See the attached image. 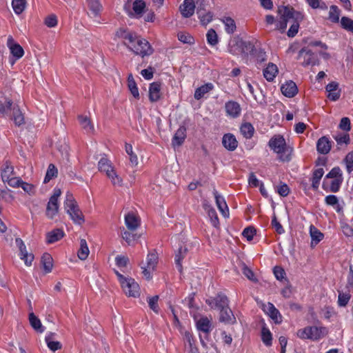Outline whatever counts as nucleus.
Masks as SVG:
<instances>
[{"instance_id": "obj_62", "label": "nucleus", "mask_w": 353, "mask_h": 353, "mask_svg": "<svg viewBox=\"0 0 353 353\" xmlns=\"http://www.w3.org/2000/svg\"><path fill=\"white\" fill-rule=\"evenodd\" d=\"M208 214L210 218L211 222L214 227H218L219 221L217 214L214 208H210L208 210Z\"/></svg>"}, {"instance_id": "obj_37", "label": "nucleus", "mask_w": 353, "mask_h": 353, "mask_svg": "<svg viewBox=\"0 0 353 353\" xmlns=\"http://www.w3.org/2000/svg\"><path fill=\"white\" fill-rule=\"evenodd\" d=\"M213 89V85L212 83H207L201 87L198 88L194 92V98L197 100L201 99L205 94L208 93L210 90Z\"/></svg>"}, {"instance_id": "obj_64", "label": "nucleus", "mask_w": 353, "mask_h": 353, "mask_svg": "<svg viewBox=\"0 0 353 353\" xmlns=\"http://www.w3.org/2000/svg\"><path fill=\"white\" fill-rule=\"evenodd\" d=\"M159 300L158 296H154L152 297L149 298L148 300V304L150 306V308L155 313L159 312V306L157 304Z\"/></svg>"}, {"instance_id": "obj_41", "label": "nucleus", "mask_w": 353, "mask_h": 353, "mask_svg": "<svg viewBox=\"0 0 353 353\" xmlns=\"http://www.w3.org/2000/svg\"><path fill=\"white\" fill-rule=\"evenodd\" d=\"M233 44H253L254 41L250 40V37L245 33H241L232 39Z\"/></svg>"}, {"instance_id": "obj_43", "label": "nucleus", "mask_w": 353, "mask_h": 353, "mask_svg": "<svg viewBox=\"0 0 353 353\" xmlns=\"http://www.w3.org/2000/svg\"><path fill=\"white\" fill-rule=\"evenodd\" d=\"M98 167L99 171L104 172L105 174L109 172L110 170H112L114 168L111 162L106 158H101L100 159L99 161Z\"/></svg>"}, {"instance_id": "obj_8", "label": "nucleus", "mask_w": 353, "mask_h": 353, "mask_svg": "<svg viewBox=\"0 0 353 353\" xmlns=\"http://www.w3.org/2000/svg\"><path fill=\"white\" fill-rule=\"evenodd\" d=\"M298 59H303L302 65L304 66L308 65H314L318 63L317 56L307 47L303 48L299 51Z\"/></svg>"}, {"instance_id": "obj_38", "label": "nucleus", "mask_w": 353, "mask_h": 353, "mask_svg": "<svg viewBox=\"0 0 353 353\" xmlns=\"http://www.w3.org/2000/svg\"><path fill=\"white\" fill-rule=\"evenodd\" d=\"M214 300L215 308L222 310L228 306V299L224 294H219L216 297H214Z\"/></svg>"}, {"instance_id": "obj_6", "label": "nucleus", "mask_w": 353, "mask_h": 353, "mask_svg": "<svg viewBox=\"0 0 353 353\" xmlns=\"http://www.w3.org/2000/svg\"><path fill=\"white\" fill-rule=\"evenodd\" d=\"M157 263V253L154 250L149 252L146 258V265L141 267L142 273L147 279L151 278V272L155 270Z\"/></svg>"}, {"instance_id": "obj_18", "label": "nucleus", "mask_w": 353, "mask_h": 353, "mask_svg": "<svg viewBox=\"0 0 353 353\" xmlns=\"http://www.w3.org/2000/svg\"><path fill=\"white\" fill-rule=\"evenodd\" d=\"M222 143L225 148L230 151H234L238 146V141L232 134H225L222 139Z\"/></svg>"}, {"instance_id": "obj_46", "label": "nucleus", "mask_w": 353, "mask_h": 353, "mask_svg": "<svg viewBox=\"0 0 353 353\" xmlns=\"http://www.w3.org/2000/svg\"><path fill=\"white\" fill-rule=\"evenodd\" d=\"M310 233L312 240L315 241V244L319 243L323 238V234L312 225H310Z\"/></svg>"}, {"instance_id": "obj_9", "label": "nucleus", "mask_w": 353, "mask_h": 353, "mask_svg": "<svg viewBox=\"0 0 353 353\" xmlns=\"http://www.w3.org/2000/svg\"><path fill=\"white\" fill-rule=\"evenodd\" d=\"M121 285L127 296L137 297L139 295V285L134 279L128 278Z\"/></svg>"}, {"instance_id": "obj_34", "label": "nucleus", "mask_w": 353, "mask_h": 353, "mask_svg": "<svg viewBox=\"0 0 353 353\" xmlns=\"http://www.w3.org/2000/svg\"><path fill=\"white\" fill-rule=\"evenodd\" d=\"M13 110V116L12 119L14 120V122L16 125L20 126L23 124H24V117L23 114L21 113V110H19L18 105L12 106V108Z\"/></svg>"}, {"instance_id": "obj_53", "label": "nucleus", "mask_w": 353, "mask_h": 353, "mask_svg": "<svg viewBox=\"0 0 353 353\" xmlns=\"http://www.w3.org/2000/svg\"><path fill=\"white\" fill-rule=\"evenodd\" d=\"M12 103L10 99H6L4 103L0 100V116L4 117L7 110H11Z\"/></svg>"}, {"instance_id": "obj_51", "label": "nucleus", "mask_w": 353, "mask_h": 353, "mask_svg": "<svg viewBox=\"0 0 353 353\" xmlns=\"http://www.w3.org/2000/svg\"><path fill=\"white\" fill-rule=\"evenodd\" d=\"M88 7L90 10L92 12L93 15L96 17L98 15L101 6L99 0H88Z\"/></svg>"}, {"instance_id": "obj_14", "label": "nucleus", "mask_w": 353, "mask_h": 353, "mask_svg": "<svg viewBox=\"0 0 353 353\" xmlns=\"http://www.w3.org/2000/svg\"><path fill=\"white\" fill-rule=\"evenodd\" d=\"M219 321L225 324H234L236 323V318L229 306L220 310Z\"/></svg>"}, {"instance_id": "obj_10", "label": "nucleus", "mask_w": 353, "mask_h": 353, "mask_svg": "<svg viewBox=\"0 0 353 353\" xmlns=\"http://www.w3.org/2000/svg\"><path fill=\"white\" fill-rule=\"evenodd\" d=\"M15 243L19 249L21 259L24 261L26 265L30 266L34 260V255L32 253L28 252L26 245L21 239L17 238Z\"/></svg>"}, {"instance_id": "obj_3", "label": "nucleus", "mask_w": 353, "mask_h": 353, "mask_svg": "<svg viewBox=\"0 0 353 353\" xmlns=\"http://www.w3.org/2000/svg\"><path fill=\"white\" fill-rule=\"evenodd\" d=\"M64 208L74 223L81 225L84 222L83 214L79 208L73 195L70 192H68L66 194Z\"/></svg>"}, {"instance_id": "obj_19", "label": "nucleus", "mask_w": 353, "mask_h": 353, "mask_svg": "<svg viewBox=\"0 0 353 353\" xmlns=\"http://www.w3.org/2000/svg\"><path fill=\"white\" fill-rule=\"evenodd\" d=\"M195 8L196 5L193 0H185L180 6V11L183 17H190L194 14Z\"/></svg>"}, {"instance_id": "obj_45", "label": "nucleus", "mask_w": 353, "mask_h": 353, "mask_svg": "<svg viewBox=\"0 0 353 353\" xmlns=\"http://www.w3.org/2000/svg\"><path fill=\"white\" fill-rule=\"evenodd\" d=\"M58 171L57 168L52 163H50L48 166V168L46 172V176L44 178V183H48L52 179L56 177L57 176Z\"/></svg>"}, {"instance_id": "obj_4", "label": "nucleus", "mask_w": 353, "mask_h": 353, "mask_svg": "<svg viewBox=\"0 0 353 353\" xmlns=\"http://www.w3.org/2000/svg\"><path fill=\"white\" fill-rule=\"evenodd\" d=\"M327 334L324 327L308 326L304 329L299 330L297 336L303 339L318 340Z\"/></svg>"}, {"instance_id": "obj_54", "label": "nucleus", "mask_w": 353, "mask_h": 353, "mask_svg": "<svg viewBox=\"0 0 353 353\" xmlns=\"http://www.w3.org/2000/svg\"><path fill=\"white\" fill-rule=\"evenodd\" d=\"M10 50L12 55L17 59L22 57L24 54L21 46H10Z\"/></svg>"}, {"instance_id": "obj_39", "label": "nucleus", "mask_w": 353, "mask_h": 353, "mask_svg": "<svg viewBox=\"0 0 353 353\" xmlns=\"http://www.w3.org/2000/svg\"><path fill=\"white\" fill-rule=\"evenodd\" d=\"M323 174L324 170L323 168H318L314 171L312 179V187L314 189L316 190L319 188L320 180L321 179Z\"/></svg>"}, {"instance_id": "obj_63", "label": "nucleus", "mask_w": 353, "mask_h": 353, "mask_svg": "<svg viewBox=\"0 0 353 353\" xmlns=\"http://www.w3.org/2000/svg\"><path fill=\"white\" fill-rule=\"evenodd\" d=\"M301 21H294L292 22V24L290 26L288 31V36L290 37H294L298 32L299 28V23Z\"/></svg>"}, {"instance_id": "obj_59", "label": "nucleus", "mask_w": 353, "mask_h": 353, "mask_svg": "<svg viewBox=\"0 0 353 353\" xmlns=\"http://www.w3.org/2000/svg\"><path fill=\"white\" fill-rule=\"evenodd\" d=\"M350 297L351 296L350 293H343L339 292L338 299L339 305L341 307L346 306L350 299Z\"/></svg>"}, {"instance_id": "obj_33", "label": "nucleus", "mask_w": 353, "mask_h": 353, "mask_svg": "<svg viewBox=\"0 0 353 353\" xmlns=\"http://www.w3.org/2000/svg\"><path fill=\"white\" fill-rule=\"evenodd\" d=\"M187 252H188V249L185 247L181 246L175 254L174 260H175L176 265L180 272H182V270H183L181 261L185 256Z\"/></svg>"}, {"instance_id": "obj_20", "label": "nucleus", "mask_w": 353, "mask_h": 353, "mask_svg": "<svg viewBox=\"0 0 353 353\" xmlns=\"http://www.w3.org/2000/svg\"><path fill=\"white\" fill-rule=\"evenodd\" d=\"M186 137V128L184 126H181L175 132L172 144L173 147L180 146L183 144Z\"/></svg>"}, {"instance_id": "obj_42", "label": "nucleus", "mask_w": 353, "mask_h": 353, "mask_svg": "<svg viewBox=\"0 0 353 353\" xmlns=\"http://www.w3.org/2000/svg\"><path fill=\"white\" fill-rule=\"evenodd\" d=\"M107 176L110 179L111 183L113 185L121 186L123 180L117 174L116 171L113 168L112 170H110V172L106 174Z\"/></svg>"}, {"instance_id": "obj_52", "label": "nucleus", "mask_w": 353, "mask_h": 353, "mask_svg": "<svg viewBox=\"0 0 353 353\" xmlns=\"http://www.w3.org/2000/svg\"><path fill=\"white\" fill-rule=\"evenodd\" d=\"M340 11L336 6H332L329 12V19L332 22L338 23L339 21Z\"/></svg>"}, {"instance_id": "obj_55", "label": "nucleus", "mask_w": 353, "mask_h": 353, "mask_svg": "<svg viewBox=\"0 0 353 353\" xmlns=\"http://www.w3.org/2000/svg\"><path fill=\"white\" fill-rule=\"evenodd\" d=\"M50 338L45 337V341L47 343L48 347L52 352H55L58 350H61L62 345L59 341H50Z\"/></svg>"}, {"instance_id": "obj_16", "label": "nucleus", "mask_w": 353, "mask_h": 353, "mask_svg": "<svg viewBox=\"0 0 353 353\" xmlns=\"http://www.w3.org/2000/svg\"><path fill=\"white\" fill-rule=\"evenodd\" d=\"M325 89L328 92V99L333 101H335L339 99L341 96V91L339 90L338 83L332 81L326 85Z\"/></svg>"}, {"instance_id": "obj_35", "label": "nucleus", "mask_w": 353, "mask_h": 353, "mask_svg": "<svg viewBox=\"0 0 353 353\" xmlns=\"http://www.w3.org/2000/svg\"><path fill=\"white\" fill-rule=\"evenodd\" d=\"M90 253V250L85 239H81L80 241V248L78 250L77 255L79 259L85 260Z\"/></svg>"}, {"instance_id": "obj_30", "label": "nucleus", "mask_w": 353, "mask_h": 353, "mask_svg": "<svg viewBox=\"0 0 353 353\" xmlns=\"http://www.w3.org/2000/svg\"><path fill=\"white\" fill-rule=\"evenodd\" d=\"M277 72V66L274 63H270L267 68L263 70V76L267 81H272L274 80Z\"/></svg>"}, {"instance_id": "obj_31", "label": "nucleus", "mask_w": 353, "mask_h": 353, "mask_svg": "<svg viewBox=\"0 0 353 353\" xmlns=\"http://www.w3.org/2000/svg\"><path fill=\"white\" fill-rule=\"evenodd\" d=\"M14 176V168L9 161H5L1 168V178L3 181Z\"/></svg>"}, {"instance_id": "obj_5", "label": "nucleus", "mask_w": 353, "mask_h": 353, "mask_svg": "<svg viewBox=\"0 0 353 353\" xmlns=\"http://www.w3.org/2000/svg\"><path fill=\"white\" fill-rule=\"evenodd\" d=\"M239 52L246 56H250L258 62H263L266 60V52L261 48V46H236Z\"/></svg>"}, {"instance_id": "obj_61", "label": "nucleus", "mask_w": 353, "mask_h": 353, "mask_svg": "<svg viewBox=\"0 0 353 353\" xmlns=\"http://www.w3.org/2000/svg\"><path fill=\"white\" fill-rule=\"evenodd\" d=\"M326 178L330 179H343L341 170L339 167L333 168L326 175Z\"/></svg>"}, {"instance_id": "obj_22", "label": "nucleus", "mask_w": 353, "mask_h": 353, "mask_svg": "<svg viewBox=\"0 0 353 353\" xmlns=\"http://www.w3.org/2000/svg\"><path fill=\"white\" fill-rule=\"evenodd\" d=\"M64 236L63 230L56 228L46 234V242L48 244L54 243L61 240Z\"/></svg>"}, {"instance_id": "obj_50", "label": "nucleus", "mask_w": 353, "mask_h": 353, "mask_svg": "<svg viewBox=\"0 0 353 353\" xmlns=\"http://www.w3.org/2000/svg\"><path fill=\"white\" fill-rule=\"evenodd\" d=\"M128 88L133 97L137 99H139L138 88L132 75L128 77Z\"/></svg>"}, {"instance_id": "obj_29", "label": "nucleus", "mask_w": 353, "mask_h": 353, "mask_svg": "<svg viewBox=\"0 0 353 353\" xmlns=\"http://www.w3.org/2000/svg\"><path fill=\"white\" fill-rule=\"evenodd\" d=\"M28 319L32 327L39 333L44 332V327L42 326L40 319L34 314L30 312L28 315Z\"/></svg>"}, {"instance_id": "obj_25", "label": "nucleus", "mask_w": 353, "mask_h": 353, "mask_svg": "<svg viewBox=\"0 0 353 353\" xmlns=\"http://www.w3.org/2000/svg\"><path fill=\"white\" fill-rule=\"evenodd\" d=\"M125 223L128 229L130 231H134L139 226V219L132 213H129L125 216Z\"/></svg>"}, {"instance_id": "obj_7", "label": "nucleus", "mask_w": 353, "mask_h": 353, "mask_svg": "<svg viewBox=\"0 0 353 353\" xmlns=\"http://www.w3.org/2000/svg\"><path fill=\"white\" fill-rule=\"evenodd\" d=\"M116 37L118 38L123 39L125 40L123 41L124 44H125V41L129 43H136L139 45L150 44L149 41L145 39L138 37L136 33L128 32L123 29H119L116 33Z\"/></svg>"}, {"instance_id": "obj_21", "label": "nucleus", "mask_w": 353, "mask_h": 353, "mask_svg": "<svg viewBox=\"0 0 353 353\" xmlns=\"http://www.w3.org/2000/svg\"><path fill=\"white\" fill-rule=\"evenodd\" d=\"M225 111L227 114L234 118L237 117L241 113L240 105L234 101H230L225 103Z\"/></svg>"}, {"instance_id": "obj_60", "label": "nucleus", "mask_w": 353, "mask_h": 353, "mask_svg": "<svg viewBox=\"0 0 353 353\" xmlns=\"http://www.w3.org/2000/svg\"><path fill=\"white\" fill-rule=\"evenodd\" d=\"M207 40L209 44H216L218 41L217 34L213 29H210L206 34Z\"/></svg>"}, {"instance_id": "obj_36", "label": "nucleus", "mask_w": 353, "mask_h": 353, "mask_svg": "<svg viewBox=\"0 0 353 353\" xmlns=\"http://www.w3.org/2000/svg\"><path fill=\"white\" fill-rule=\"evenodd\" d=\"M52 257L48 253H44L41 257V263L43 265L44 270L46 273H49L52 269Z\"/></svg>"}, {"instance_id": "obj_47", "label": "nucleus", "mask_w": 353, "mask_h": 353, "mask_svg": "<svg viewBox=\"0 0 353 353\" xmlns=\"http://www.w3.org/2000/svg\"><path fill=\"white\" fill-rule=\"evenodd\" d=\"M26 4L25 0H12V8L17 14H20L23 12L26 8Z\"/></svg>"}, {"instance_id": "obj_24", "label": "nucleus", "mask_w": 353, "mask_h": 353, "mask_svg": "<svg viewBox=\"0 0 353 353\" xmlns=\"http://www.w3.org/2000/svg\"><path fill=\"white\" fill-rule=\"evenodd\" d=\"M145 8V3L143 0H135L132 3V12H129L130 16L141 17Z\"/></svg>"}, {"instance_id": "obj_40", "label": "nucleus", "mask_w": 353, "mask_h": 353, "mask_svg": "<svg viewBox=\"0 0 353 353\" xmlns=\"http://www.w3.org/2000/svg\"><path fill=\"white\" fill-rule=\"evenodd\" d=\"M241 134L246 139H250L254 134V127L250 123H243L240 128Z\"/></svg>"}, {"instance_id": "obj_11", "label": "nucleus", "mask_w": 353, "mask_h": 353, "mask_svg": "<svg viewBox=\"0 0 353 353\" xmlns=\"http://www.w3.org/2000/svg\"><path fill=\"white\" fill-rule=\"evenodd\" d=\"M204 0H198L197 5V14L200 19L202 25H207L209 23L213 17V14L210 12H205V9L203 8L204 6Z\"/></svg>"}, {"instance_id": "obj_48", "label": "nucleus", "mask_w": 353, "mask_h": 353, "mask_svg": "<svg viewBox=\"0 0 353 353\" xmlns=\"http://www.w3.org/2000/svg\"><path fill=\"white\" fill-rule=\"evenodd\" d=\"M222 21L225 25V31L229 34L233 33L236 29L234 21L230 17H225L222 19Z\"/></svg>"}, {"instance_id": "obj_17", "label": "nucleus", "mask_w": 353, "mask_h": 353, "mask_svg": "<svg viewBox=\"0 0 353 353\" xmlns=\"http://www.w3.org/2000/svg\"><path fill=\"white\" fill-rule=\"evenodd\" d=\"M161 87L160 82H153L150 85L149 88V99L151 102H156L161 98Z\"/></svg>"}, {"instance_id": "obj_28", "label": "nucleus", "mask_w": 353, "mask_h": 353, "mask_svg": "<svg viewBox=\"0 0 353 353\" xmlns=\"http://www.w3.org/2000/svg\"><path fill=\"white\" fill-rule=\"evenodd\" d=\"M212 323L208 317H201L196 322V327L199 330L208 334L211 331Z\"/></svg>"}, {"instance_id": "obj_44", "label": "nucleus", "mask_w": 353, "mask_h": 353, "mask_svg": "<svg viewBox=\"0 0 353 353\" xmlns=\"http://www.w3.org/2000/svg\"><path fill=\"white\" fill-rule=\"evenodd\" d=\"M178 39L184 44H194V38L188 32H180L177 34Z\"/></svg>"}, {"instance_id": "obj_12", "label": "nucleus", "mask_w": 353, "mask_h": 353, "mask_svg": "<svg viewBox=\"0 0 353 353\" xmlns=\"http://www.w3.org/2000/svg\"><path fill=\"white\" fill-rule=\"evenodd\" d=\"M281 91L284 96L291 98L297 94L298 88L294 81H288L281 85Z\"/></svg>"}, {"instance_id": "obj_27", "label": "nucleus", "mask_w": 353, "mask_h": 353, "mask_svg": "<svg viewBox=\"0 0 353 353\" xmlns=\"http://www.w3.org/2000/svg\"><path fill=\"white\" fill-rule=\"evenodd\" d=\"M264 310L270 316V318L275 321V323H279L281 321H279V319H281L280 312L272 303L270 302L268 303V304L264 307Z\"/></svg>"}, {"instance_id": "obj_23", "label": "nucleus", "mask_w": 353, "mask_h": 353, "mask_svg": "<svg viewBox=\"0 0 353 353\" xmlns=\"http://www.w3.org/2000/svg\"><path fill=\"white\" fill-rule=\"evenodd\" d=\"M59 211V203L58 201H56L54 199H49V201L46 208V216L52 219L58 213Z\"/></svg>"}, {"instance_id": "obj_13", "label": "nucleus", "mask_w": 353, "mask_h": 353, "mask_svg": "<svg viewBox=\"0 0 353 353\" xmlns=\"http://www.w3.org/2000/svg\"><path fill=\"white\" fill-rule=\"evenodd\" d=\"M332 148V142L326 136L321 137L316 143L317 152L322 154H327Z\"/></svg>"}, {"instance_id": "obj_15", "label": "nucleus", "mask_w": 353, "mask_h": 353, "mask_svg": "<svg viewBox=\"0 0 353 353\" xmlns=\"http://www.w3.org/2000/svg\"><path fill=\"white\" fill-rule=\"evenodd\" d=\"M129 49L132 51L134 54L139 55L142 58L145 56H150L154 52L152 46H131Z\"/></svg>"}, {"instance_id": "obj_56", "label": "nucleus", "mask_w": 353, "mask_h": 353, "mask_svg": "<svg viewBox=\"0 0 353 353\" xmlns=\"http://www.w3.org/2000/svg\"><path fill=\"white\" fill-rule=\"evenodd\" d=\"M341 24L345 30L353 32V20L347 17H343L341 19Z\"/></svg>"}, {"instance_id": "obj_57", "label": "nucleus", "mask_w": 353, "mask_h": 353, "mask_svg": "<svg viewBox=\"0 0 353 353\" xmlns=\"http://www.w3.org/2000/svg\"><path fill=\"white\" fill-rule=\"evenodd\" d=\"M241 271L243 274L250 281H257L252 270H250L244 263H241Z\"/></svg>"}, {"instance_id": "obj_58", "label": "nucleus", "mask_w": 353, "mask_h": 353, "mask_svg": "<svg viewBox=\"0 0 353 353\" xmlns=\"http://www.w3.org/2000/svg\"><path fill=\"white\" fill-rule=\"evenodd\" d=\"M344 162L347 172L351 173L353 171V151L347 153L344 159Z\"/></svg>"}, {"instance_id": "obj_2", "label": "nucleus", "mask_w": 353, "mask_h": 353, "mask_svg": "<svg viewBox=\"0 0 353 353\" xmlns=\"http://www.w3.org/2000/svg\"><path fill=\"white\" fill-rule=\"evenodd\" d=\"M277 12L280 18L276 27L282 32L286 29L288 21H301L303 19V15L300 12L296 11L289 6H279Z\"/></svg>"}, {"instance_id": "obj_26", "label": "nucleus", "mask_w": 353, "mask_h": 353, "mask_svg": "<svg viewBox=\"0 0 353 353\" xmlns=\"http://www.w3.org/2000/svg\"><path fill=\"white\" fill-rule=\"evenodd\" d=\"M214 195L216 200V205L223 216L228 214V208L223 197L220 196L216 190H214Z\"/></svg>"}, {"instance_id": "obj_1", "label": "nucleus", "mask_w": 353, "mask_h": 353, "mask_svg": "<svg viewBox=\"0 0 353 353\" xmlns=\"http://www.w3.org/2000/svg\"><path fill=\"white\" fill-rule=\"evenodd\" d=\"M269 147L278 154L281 161H290L292 154V148L287 145L285 139L281 135H275L268 143Z\"/></svg>"}, {"instance_id": "obj_49", "label": "nucleus", "mask_w": 353, "mask_h": 353, "mask_svg": "<svg viewBox=\"0 0 353 353\" xmlns=\"http://www.w3.org/2000/svg\"><path fill=\"white\" fill-rule=\"evenodd\" d=\"M261 339L263 342L267 345H272V334L270 331L265 327H263L261 330Z\"/></svg>"}, {"instance_id": "obj_32", "label": "nucleus", "mask_w": 353, "mask_h": 353, "mask_svg": "<svg viewBox=\"0 0 353 353\" xmlns=\"http://www.w3.org/2000/svg\"><path fill=\"white\" fill-rule=\"evenodd\" d=\"M78 120L82 128L85 130L87 133H92L94 132V126L90 118L79 115L78 116Z\"/></svg>"}]
</instances>
